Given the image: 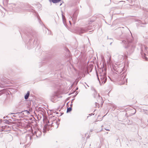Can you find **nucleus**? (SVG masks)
<instances>
[{
  "mask_svg": "<svg viewBox=\"0 0 148 148\" xmlns=\"http://www.w3.org/2000/svg\"><path fill=\"white\" fill-rule=\"evenodd\" d=\"M15 113H11V114H15Z\"/></svg>",
  "mask_w": 148,
  "mask_h": 148,
  "instance_id": "nucleus-45",
  "label": "nucleus"
},
{
  "mask_svg": "<svg viewBox=\"0 0 148 148\" xmlns=\"http://www.w3.org/2000/svg\"><path fill=\"white\" fill-rule=\"evenodd\" d=\"M3 131V130L1 128H0V132H2Z\"/></svg>",
  "mask_w": 148,
  "mask_h": 148,
  "instance_id": "nucleus-30",
  "label": "nucleus"
},
{
  "mask_svg": "<svg viewBox=\"0 0 148 148\" xmlns=\"http://www.w3.org/2000/svg\"><path fill=\"white\" fill-rule=\"evenodd\" d=\"M8 83V81L6 78L4 77L1 78L0 81V87L1 88L5 87L6 86L5 84H7Z\"/></svg>",
  "mask_w": 148,
  "mask_h": 148,
  "instance_id": "nucleus-9",
  "label": "nucleus"
},
{
  "mask_svg": "<svg viewBox=\"0 0 148 148\" xmlns=\"http://www.w3.org/2000/svg\"><path fill=\"white\" fill-rule=\"evenodd\" d=\"M25 112H26V113H27V114L29 113V111H28L27 110H25L24 111Z\"/></svg>",
  "mask_w": 148,
  "mask_h": 148,
  "instance_id": "nucleus-26",
  "label": "nucleus"
},
{
  "mask_svg": "<svg viewBox=\"0 0 148 148\" xmlns=\"http://www.w3.org/2000/svg\"><path fill=\"white\" fill-rule=\"evenodd\" d=\"M71 18H72V19H73L72 17L71 16Z\"/></svg>",
  "mask_w": 148,
  "mask_h": 148,
  "instance_id": "nucleus-51",
  "label": "nucleus"
},
{
  "mask_svg": "<svg viewBox=\"0 0 148 148\" xmlns=\"http://www.w3.org/2000/svg\"><path fill=\"white\" fill-rule=\"evenodd\" d=\"M5 117H3V119H5Z\"/></svg>",
  "mask_w": 148,
  "mask_h": 148,
  "instance_id": "nucleus-52",
  "label": "nucleus"
},
{
  "mask_svg": "<svg viewBox=\"0 0 148 148\" xmlns=\"http://www.w3.org/2000/svg\"><path fill=\"white\" fill-rule=\"evenodd\" d=\"M125 58H126L127 57V56L126 55V53H125Z\"/></svg>",
  "mask_w": 148,
  "mask_h": 148,
  "instance_id": "nucleus-35",
  "label": "nucleus"
},
{
  "mask_svg": "<svg viewBox=\"0 0 148 148\" xmlns=\"http://www.w3.org/2000/svg\"><path fill=\"white\" fill-rule=\"evenodd\" d=\"M59 94L58 92H54L51 96V101L53 102H55L54 99L59 97Z\"/></svg>",
  "mask_w": 148,
  "mask_h": 148,
  "instance_id": "nucleus-11",
  "label": "nucleus"
},
{
  "mask_svg": "<svg viewBox=\"0 0 148 148\" xmlns=\"http://www.w3.org/2000/svg\"><path fill=\"white\" fill-rule=\"evenodd\" d=\"M74 93H75V95H74V96H73V97H75L78 94V91H76L75 90H74L73 91V92L71 93V94H74Z\"/></svg>",
  "mask_w": 148,
  "mask_h": 148,
  "instance_id": "nucleus-21",
  "label": "nucleus"
},
{
  "mask_svg": "<svg viewBox=\"0 0 148 148\" xmlns=\"http://www.w3.org/2000/svg\"><path fill=\"white\" fill-rule=\"evenodd\" d=\"M30 94L29 91H28L27 94L25 95L24 97L25 99H28Z\"/></svg>",
  "mask_w": 148,
  "mask_h": 148,
  "instance_id": "nucleus-17",
  "label": "nucleus"
},
{
  "mask_svg": "<svg viewBox=\"0 0 148 148\" xmlns=\"http://www.w3.org/2000/svg\"><path fill=\"white\" fill-rule=\"evenodd\" d=\"M141 19L144 20V22H143L142 21L139 20H136L135 21L136 22V24L137 27H144V26H142L141 25V24H145L147 23L146 19V18L144 19V18L143 19L142 18H141Z\"/></svg>",
  "mask_w": 148,
  "mask_h": 148,
  "instance_id": "nucleus-8",
  "label": "nucleus"
},
{
  "mask_svg": "<svg viewBox=\"0 0 148 148\" xmlns=\"http://www.w3.org/2000/svg\"><path fill=\"white\" fill-rule=\"evenodd\" d=\"M56 112V114H58V112Z\"/></svg>",
  "mask_w": 148,
  "mask_h": 148,
  "instance_id": "nucleus-39",
  "label": "nucleus"
},
{
  "mask_svg": "<svg viewBox=\"0 0 148 148\" xmlns=\"http://www.w3.org/2000/svg\"><path fill=\"white\" fill-rule=\"evenodd\" d=\"M127 78H126V76H125L123 77V79L122 80V82H123V84H127Z\"/></svg>",
  "mask_w": 148,
  "mask_h": 148,
  "instance_id": "nucleus-16",
  "label": "nucleus"
},
{
  "mask_svg": "<svg viewBox=\"0 0 148 148\" xmlns=\"http://www.w3.org/2000/svg\"><path fill=\"white\" fill-rule=\"evenodd\" d=\"M69 22H70V24H71L70 22V21H69Z\"/></svg>",
  "mask_w": 148,
  "mask_h": 148,
  "instance_id": "nucleus-53",
  "label": "nucleus"
},
{
  "mask_svg": "<svg viewBox=\"0 0 148 148\" xmlns=\"http://www.w3.org/2000/svg\"><path fill=\"white\" fill-rule=\"evenodd\" d=\"M37 48H40V46H39H39H38H38H37V47H36V50L37 49Z\"/></svg>",
  "mask_w": 148,
  "mask_h": 148,
  "instance_id": "nucleus-32",
  "label": "nucleus"
},
{
  "mask_svg": "<svg viewBox=\"0 0 148 148\" xmlns=\"http://www.w3.org/2000/svg\"><path fill=\"white\" fill-rule=\"evenodd\" d=\"M124 58V56L122 55H119L118 56V59L119 62H121Z\"/></svg>",
  "mask_w": 148,
  "mask_h": 148,
  "instance_id": "nucleus-15",
  "label": "nucleus"
},
{
  "mask_svg": "<svg viewBox=\"0 0 148 148\" xmlns=\"http://www.w3.org/2000/svg\"><path fill=\"white\" fill-rule=\"evenodd\" d=\"M92 27L88 26L85 28H78L77 29L78 32L80 34L84 33L86 32L87 31L92 29Z\"/></svg>",
  "mask_w": 148,
  "mask_h": 148,
  "instance_id": "nucleus-6",
  "label": "nucleus"
},
{
  "mask_svg": "<svg viewBox=\"0 0 148 148\" xmlns=\"http://www.w3.org/2000/svg\"><path fill=\"white\" fill-rule=\"evenodd\" d=\"M46 128L45 126L43 128V132H46L47 130H46Z\"/></svg>",
  "mask_w": 148,
  "mask_h": 148,
  "instance_id": "nucleus-24",
  "label": "nucleus"
},
{
  "mask_svg": "<svg viewBox=\"0 0 148 148\" xmlns=\"http://www.w3.org/2000/svg\"><path fill=\"white\" fill-rule=\"evenodd\" d=\"M132 38H130V53L131 51L132 52L133 51L135 47L136 44L137 42L136 36L135 34H132L131 31L130 32Z\"/></svg>",
  "mask_w": 148,
  "mask_h": 148,
  "instance_id": "nucleus-3",
  "label": "nucleus"
},
{
  "mask_svg": "<svg viewBox=\"0 0 148 148\" xmlns=\"http://www.w3.org/2000/svg\"><path fill=\"white\" fill-rule=\"evenodd\" d=\"M147 97H148V94H147L146 96Z\"/></svg>",
  "mask_w": 148,
  "mask_h": 148,
  "instance_id": "nucleus-36",
  "label": "nucleus"
},
{
  "mask_svg": "<svg viewBox=\"0 0 148 148\" xmlns=\"http://www.w3.org/2000/svg\"><path fill=\"white\" fill-rule=\"evenodd\" d=\"M77 14L76 12H75L74 13L73 16V19L75 20L77 18Z\"/></svg>",
  "mask_w": 148,
  "mask_h": 148,
  "instance_id": "nucleus-20",
  "label": "nucleus"
},
{
  "mask_svg": "<svg viewBox=\"0 0 148 148\" xmlns=\"http://www.w3.org/2000/svg\"><path fill=\"white\" fill-rule=\"evenodd\" d=\"M72 110V108L71 107H68L67 109L66 112L68 113L71 112Z\"/></svg>",
  "mask_w": 148,
  "mask_h": 148,
  "instance_id": "nucleus-19",
  "label": "nucleus"
},
{
  "mask_svg": "<svg viewBox=\"0 0 148 148\" xmlns=\"http://www.w3.org/2000/svg\"><path fill=\"white\" fill-rule=\"evenodd\" d=\"M73 104H72L70 105V107H72Z\"/></svg>",
  "mask_w": 148,
  "mask_h": 148,
  "instance_id": "nucleus-41",
  "label": "nucleus"
},
{
  "mask_svg": "<svg viewBox=\"0 0 148 148\" xmlns=\"http://www.w3.org/2000/svg\"><path fill=\"white\" fill-rule=\"evenodd\" d=\"M22 10L20 8H17L16 11L17 12H18L21 11Z\"/></svg>",
  "mask_w": 148,
  "mask_h": 148,
  "instance_id": "nucleus-22",
  "label": "nucleus"
},
{
  "mask_svg": "<svg viewBox=\"0 0 148 148\" xmlns=\"http://www.w3.org/2000/svg\"><path fill=\"white\" fill-rule=\"evenodd\" d=\"M138 49H139V47H138Z\"/></svg>",
  "mask_w": 148,
  "mask_h": 148,
  "instance_id": "nucleus-56",
  "label": "nucleus"
},
{
  "mask_svg": "<svg viewBox=\"0 0 148 148\" xmlns=\"http://www.w3.org/2000/svg\"><path fill=\"white\" fill-rule=\"evenodd\" d=\"M61 1V0H49L50 2L55 3H58Z\"/></svg>",
  "mask_w": 148,
  "mask_h": 148,
  "instance_id": "nucleus-18",
  "label": "nucleus"
},
{
  "mask_svg": "<svg viewBox=\"0 0 148 148\" xmlns=\"http://www.w3.org/2000/svg\"><path fill=\"white\" fill-rule=\"evenodd\" d=\"M4 121H6V123H8L9 122V121L8 120H4Z\"/></svg>",
  "mask_w": 148,
  "mask_h": 148,
  "instance_id": "nucleus-28",
  "label": "nucleus"
},
{
  "mask_svg": "<svg viewBox=\"0 0 148 148\" xmlns=\"http://www.w3.org/2000/svg\"><path fill=\"white\" fill-rule=\"evenodd\" d=\"M48 123H50V121H49H49H48Z\"/></svg>",
  "mask_w": 148,
  "mask_h": 148,
  "instance_id": "nucleus-43",
  "label": "nucleus"
},
{
  "mask_svg": "<svg viewBox=\"0 0 148 148\" xmlns=\"http://www.w3.org/2000/svg\"><path fill=\"white\" fill-rule=\"evenodd\" d=\"M121 44L123 43V47L126 49H128L129 47L130 40L129 38H126L125 40H123L121 42Z\"/></svg>",
  "mask_w": 148,
  "mask_h": 148,
  "instance_id": "nucleus-7",
  "label": "nucleus"
},
{
  "mask_svg": "<svg viewBox=\"0 0 148 148\" xmlns=\"http://www.w3.org/2000/svg\"><path fill=\"white\" fill-rule=\"evenodd\" d=\"M54 123H51V125L52 126H53V124L54 123H57V121H56L54 120Z\"/></svg>",
  "mask_w": 148,
  "mask_h": 148,
  "instance_id": "nucleus-25",
  "label": "nucleus"
},
{
  "mask_svg": "<svg viewBox=\"0 0 148 148\" xmlns=\"http://www.w3.org/2000/svg\"><path fill=\"white\" fill-rule=\"evenodd\" d=\"M136 112V110L135 109L131 107L130 105V116L135 114Z\"/></svg>",
  "mask_w": 148,
  "mask_h": 148,
  "instance_id": "nucleus-12",
  "label": "nucleus"
},
{
  "mask_svg": "<svg viewBox=\"0 0 148 148\" xmlns=\"http://www.w3.org/2000/svg\"><path fill=\"white\" fill-rule=\"evenodd\" d=\"M77 83H76L75 82H74L71 85V87H72L74 86H76V85H77Z\"/></svg>",
  "mask_w": 148,
  "mask_h": 148,
  "instance_id": "nucleus-23",
  "label": "nucleus"
},
{
  "mask_svg": "<svg viewBox=\"0 0 148 148\" xmlns=\"http://www.w3.org/2000/svg\"><path fill=\"white\" fill-rule=\"evenodd\" d=\"M109 39H110V40H112V41H113V40H112V38H109Z\"/></svg>",
  "mask_w": 148,
  "mask_h": 148,
  "instance_id": "nucleus-37",
  "label": "nucleus"
},
{
  "mask_svg": "<svg viewBox=\"0 0 148 148\" xmlns=\"http://www.w3.org/2000/svg\"><path fill=\"white\" fill-rule=\"evenodd\" d=\"M139 47H140V53L142 57L144 58L145 60H148V58L146 56V53H147V55L148 56V48L145 45H143L141 44H139L138 45Z\"/></svg>",
  "mask_w": 148,
  "mask_h": 148,
  "instance_id": "nucleus-4",
  "label": "nucleus"
},
{
  "mask_svg": "<svg viewBox=\"0 0 148 148\" xmlns=\"http://www.w3.org/2000/svg\"><path fill=\"white\" fill-rule=\"evenodd\" d=\"M28 8L29 9H27V10L28 11L30 12H32L34 13V15L36 16L38 19V20H40V18L38 14L36 11L34 9H33V7L30 5H29L28 6Z\"/></svg>",
  "mask_w": 148,
  "mask_h": 148,
  "instance_id": "nucleus-10",
  "label": "nucleus"
},
{
  "mask_svg": "<svg viewBox=\"0 0 148 148\" xmlns=\"http://www.w3.org/2000/svg\"><path fill=\"white\" fill-rule=\"evenodd\" d=\"M13 116L14 117H15L16 116H15V115H14Z\"/></svg>",
  "mask_w": 148,
  "mask_h": 148,
  "instance_id": "nucleus-44",
  "label": "nucleus"
},
{
  "mask_svg": "<svg viewBox=\"0 0 148 148\" xmlns=\"http://www.w3.org/2000/svg\"><path fill=\"white\" fill-rule=\"evenodd\" d=\"M123 2V1H119V2Z\"/></svg>",
  "mask_w": 148,
  "mask_h": 148,
  "instance_id": "nucleus-46",
  "label": "nucleus"
},
{
  "mask_svg": "<svg viewBox=\"0 0 148 148\" xmlns=\"http://www.w3.org/2000/svg\"><path fill=\"white\" fill-rule=\"evenodd\" d=\"M106 75L107 68L104 67L102 68V71L100 73L99 76L98 73H96L98 79L101 85L103 84L106 82L107 80Z\"/></svg>",
  "mask_w": 148,
  "mask_h": 148,
  "instance_id": "nucleus-2",
  "label": "nucleus"
},
{
  "mask_svg": "<svg viewBox=\"0 0 148 148\" xmlns=\"http://www.w3.org/2000/svg\"><path fill=\"white\" fill-rule=\"evenodd\" d=\"M78 87H77L76 88V89H75V90L76 91V90H78Z\"/></svg>",
  "mask_w": 148,
  "mask_h": 148,
  "instance_id": "nucleus-31",
  "label": "nucleus"
},
{
  "mask_svg": "<svg viewBox=\"0 0 148 148\" xmlns=\"http://www.w3.org/2000/svg\"><path fill=\"white\" fill-rule=\"evenodd\" d=\"M122 76H123V75H121V77H122Z\"/></svg>",
  "mask_w": 148,
  "mask_h": 148,
  "instance_id": "nucleus-47",
  "label": "nucleus"
},
{
  "mask_svg": "<svg viewBox=\"0 0 148 148\" xmlns=\"http://www.w3.org/2000/svg\"><path fill=\"white\" fill-rule=\"evenodd\" d=\"M94 98H95V96H94Z\"/></svg>",
  "mask_w": 148,
  "mask_h": 148,
  "instance_id": "nucleus-55",
  "label": "nucleus"
},
{
  "mask_svg": "<svg viewBox=\"0 0 148 148\" xmlns=\"http://www.w3.org/2000/svg\"><path fill=\"white\" fill-rule=\"evenodd\" d=\"M62 21H63V24H64L65 26L66 27L67 25L66 23V19L65 18V16L63 15V12L62 11Z\"/></svg>",
  "mask_w": 148,
  "mask_h": 148,
  "instance_id": "nucleus-14",
  "label": "nucleus"
},
{
  "mask_svg": "<svg viewBox=\"0 0 148 148\" xmlns=\"http://www.w3.org/2000/svg\"><path fill=\"white\" fill-rule=\"evenodd\" d=\"M32 137L30 135L27 134L25 137H24L21 139V140L20 144H24L27 141H28V143L25 145L26 147H28L30 145L29 142Z\"/></svg>",
  "mask_w": 148,
  "mask_h": 148,
  "instance_id": "nucleus-5",
  "label": "nucleus"
},
{
  "mask_svg": "<svg viewBox=\"0 0 148 148\" xmlns=\"http://www.w3.org/2000/svg\"><path fill=\"white\" fill-rule=\"evenodd\" d=\"M67 50H68L69 51V49H67Z\"/></svg>",
  "mask_w": 148,
  "mask_h": 148,
  "instance_id": "nucleus-54",
  "label": "nucleus"
},
{
  "mask_svg": "<svg viewBox=\"0 0 148 148\" xmlns=\"http://www.w3.org/2000/svg\"><path fill=\"white\" fill-rule=\"evenodd\" d=\"M37 134L38 135H39V134H38V133H37Z\"/></svg>",
  "mask_w": 148,
  "mask_h": 148,
  "instance_id": "nucleus-48",
  "label": "nucleus"
},
{
  "mask_svg": "<svg viewBox=\"0 0 148 148\" xmlns=\"http://www.w3.org/2000/svg\"><path fill=\"white\" fill-rule=\"evenodd\" d=\"M107 38H108V36H107Z\"/></svg>",
  "mask_w": 148,
  "mask_h": 148,
  "instance_id": "nucleus-49",
  "label": "nucleus"
},
{
  "mask_svg": "<svg viewBox=\"0 0 148 148\" xmlns=\"http://www.w3.org/2000/svg\"><path fill=\"white\" fill-rule=\"evenodd\" d=\"M143 10L145 11H146L147 12H148V10H147L146 8H143Z\"/></svg>",
  "mask_w": 148,
  "mask_h": 148,
  "instance_id": "nucleus-27",
  "label": "nucleus"
},
{
  "mask_svg": "<svg viewBox=\"0 0 148 148\" xmlns=\"http://www.w3.org/2000/svg\"><path fill=\"white\" fill-rule=\"evenodd\" d=\"M74 99H73L72 100V102H71V103H72V101H73L74 100Z\"/></svg>",
  "mask_w": 148,
  "mask_h": 148,
  "instance_id": "nucleus-38",
  "label": "nucleus"
},
{
  "mask_svg": "<svg viewBox=\"0 0 148 148\" xmlns=\"http://www.w3.org/2000/svg\"><path fill=\"white\" fill-rule=\"evenodd\" d=\"M27 36L29 38V41L26 44L29 49L34 47L38 45L37 35L34 31L29 30L27 32Z\"/></svg>",
  "mask_w": 148,
  "mask_h": 148,
  "instance_id": "nucleus-1",
  "label": "nucleus"
},
{
  "mask_svg": "<svg viewBox=\"0 0 148 148\" xmlns=\"http://www.w3.org/2000/svg\"><path fill=\"white\" fill-rule=\"evenodd\" d=\"M112 41H111V42H110V45H111V44L112 43Z\"/></svg>",
  "mask_w": 148,
  "mask_h": 148,
  "instance_id": "nucleus-42",
  "label": "nucleus"
},
{
  "mask_svg": "<svg viewBox=\"0 0 148 148\" xmlns=\"http://www.w3.org/2000/svg\"><path fill=\"white\" fill-rule=\"evenodd\" d=\"M42 134V132L38 130L35 131L33 134V136L36 135L37 137H39Z\"/></svg>",
  "mask_w": 148,
  "mask_h": 148,
  "instance_id": "nucleus-13",
  "label": "nucleus"
},
{
  "mask_svg": "<svg viewBox=\"0 0 148 148\" xmlns=\"http://www.w3.org/2000/svg\"><path fill=\"white\" fill-rule=\"evenodd\" d=\"M98 96L99 97V94H98Z\"/></svg>",
  "mask_w": 148,
  "mask_h": 148,
  "instance_id": "nucleus-50",
  "label": "nucleus"
},
{
  "mask_svg": "<svg viewBox=\"0 0 148 148\" xmlns=\"http://www.w3.org/2000/svg\"><path fill=\"white\" fill-rule=\"evenodd\" d=\"M61 3H60V6L62 5V3H63V1H61Z\"/></svg>",
  "mask_w": 148,
  "mask_h": 148,
  "instance_id": "nucleus-29",
  "label": "nucleus"
},
{
  "mask_svg": "<svg viewBox=\"0 0 148 148\" xmlns=\"http://www.w3.org/2000/svg\"><path fill=\"white\" fill-rule=\"evenodd\" d=\"M59 109V108H58L57 109H56V110H58Z\"/></svg>",
  "mask_w": 148,
  "mask_h": 148,
  "instance_id": "nucleus-40",
  "label": "nucleus"
},
{
  "mask_svg": "<svg viewBox=\"0 0 148 148\" xmlns=\"http://www.w3.org/2000/svg\"><path fill=\"white\" fill-rule=\"evenodd\" d=\"M94 115V114H93V113H91V114H89V115H90V116H91L92 115Z\"/></svg>",
  "mask_w": 148,
  "mask_h": 148,
  "instance_id": "nucleus-33",
  "label": "nucleus"
},
{
  "mask_svg": "<svg viewBox=\"0 0 148 148\" xmlns=\"http://www.w3.org/2000/svg\"><path fill=\"white\" fill-rule=\"evenodd\" d=\"M105 130L107 131H110V130L109 129H107L106 128H105Z\"/></svg>",
  "mask_w": 148,
  "mask_h": 148,
  "instance_id": "nucleus-34",
  "label": "nucleus"
}]
</instances>
